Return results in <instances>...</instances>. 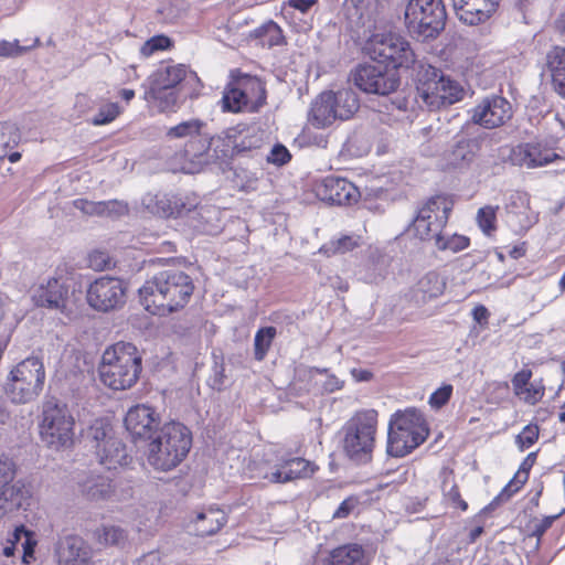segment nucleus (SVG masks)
Masks as SVG:
<instances>
[{
	"instance_id": "obj_1",
	"label": "nucleus",
	"mask_w": 565,
	"mask_h": 565,
	"mask_svg": "<svg viewBox=\"0 0 565 565\" xmlns=\"http://www.w3.org/2000/svg\"><path fill=\"white\" fill-rule=\"evenodd\" d=\"M194 290L192 278L184 271L168 268L157 273L139 289L142 306L152 315L166 316L183 308Z\"/></svg>"
},
{
	"instance_id": "obj_2",
	"label": "nucleus",
	"mask_w": 565,
	"mask_h": 565,
	"mask_svg": "<svg viewBox=\"0 0 565 565\" xmlns=\"http://www.w3.org/2000/svg\"><path fill=\"white\" fill-rule=\"evenodd\" d=\"M192 433L180 422H168L150 438L147 445V461L158 471H171L189 455Z\"/></svg>"
},
{
	"instance_id": "obj_3",
	"label": "nucleus",
	"mask_w": 565,
	"mask_h": 565,
	"mask_svg": "<svg viewBox=\"0 0 565 565\" xmlns=\"http://www.w3.org/2000/svg\"><path fill=\"white\" fill-rule=\"evenodd\" d=\"M141 355L130 342H117L107 348L98 367L100 381L115 391L134 386L141 373Z\"/></svg>"
},
{
	"instance_id": "obj_4",
	"label": "nucleus",
	"mask_w": 565,
	"mask_h": 565,
	"mask_svg": "<svg viewBox=\"0 0 565 565\" xmlns=\"http://www.w3.org/2000/svg\"><path fill=\"white\" fill-rule=\"evenodd\" d=\"M429 435L422 411L415 407L398 409L391 415L387 431V454L402 458L420 446Z\"/></svg>"
},
{
	"instance_id": "obj_5",
	"label": "nucleus",
	"mask_w": 565,
	"mask_h": 565,
	"mask_svg": "<svg viewBox=\"0 0 565 565\" xmlns=\"http://www.w3.org/2000/svg\"><path fill=\"white\" fill-rule=\"evenodd\" d=\"M377 412L366 409L356 413L343 426V451L355 463L371 461L375 445Z\"/></svg>"
},
{
	"instance_id": "obj_6",
	"label": "nucleus",
	"mask_w": 565,
	"mask_h": 565,
	"mask_svg": "<svg viewBox=\"0 0 565 565\" xmlns=\"http://www.w3.org/2000/svg\"><path fill=\"white\" fill-rule=\"evenodd\" d=\"M462 94L463 90L456 81L429 65L424 76H418L413 100L419 108L435 110L459 102Z\"/></svg>"
},
{
	"instance_id": "obj_7",
	"label": "nucleus",
	"mask_w": 565,
	"mask_h": 565,
	"mask_svg": "<svg viewBox=\"0 0 565 565\" xmlns=\"http://www.w3.org/2000/svg\"><path fill=\"white\" fill-rule=\"evenodd\" d=\"M446 19L443 0H408L405 6V26L418 40L436 39L445 29Z\"/></svg>"
},
{
	"instance_id": "obj_8",
	"label": "nucleus",
	"mask_w": 565,
	"mask_h": 565,
	"mask_svg": "<svg viewBox=\"0 0 565 565\" xmlns=\"http://www.w3.org/2000/svg\"><path fill=\"white\" fill-rule=\"evenodd\" d=\"M45 370L38 356L26 358L9 373L4 384L7 397L14 404H25L35 399L43 390Z\"/></svg>"
},
{
	"instance_id": "obj_9",
	"label": "nucleus",
	"mask_w": 565,
	"mask_h": 565,
	"mask_svg": "<svg viewBox=\"0 0 565 565\" xmlns=\"http://www.w3.org/2000/svg\"><path fill=\"white\" fill-rule=\"evenodd\" d=\"M365 50L372 60L387 68L391 67L392 71L409 68L416 62L411 43L403 35L394 32L373 34Z\"/></svg>"
},
{
	"instance_id": "obj_10",
	"label": "nucleus",
	"mask_w": 565,
	"mask_h": 565,
	"mask_svg": "<svg viewBox=\"0 0 565 565\" xmlns=\"http://www.w3.org/2000/svg\"><path fill=\"white\" fill-rule=\"evenodd\" d=\"M74 417L67 405L51 397L43 404L40 434L42 440L56 449L67 447L74 437Z\"/></svg>"
},
{
	"instance_id": "obj_11",
	"label": "nucleus",
	"mask_w": 565,
	"mask_h": 565,
	"mask_svg": "<svg viewBox=\"0 0 565 565\" xmlns=\"http://www.w3.org/2000/svg\"><path fill=\"white\" fill-rule=\"evenodd\" d=\"M450 210L445 198L434 196L428 199L418 209L416 216L407 227L408 234L420 241H434L436 244L447 224Z\"/></svg>"
},
{
	"instance_id": "obj_12",
	"label": "nucleus",
	"mask_w": 565,
	"mask_h": 565,
	"mask_svg": "<svg viewBox=\"0 0 565 565\" xmlns=\"http://www.w3.org/2000/svg\"><path fill=\"white\" fill-rule=\"evenodd\" d=\"M206 122L191 118L170 127L166 137L169 140H184L183 156L192 163L202 166L206 163L207 131Z\"/></svg>"
},
{
	"instance_id": "obj_13",
	"label": "nucleus",
	"mask_w": 565,
	"mask_h": 565,
	"mask_svg": "<svg viewBox=\"0 0 565 565\" xmlns=\"http://www.w3.org/2000/svg\"><path fill=\"white\" fill-rule=\"evenodd\" d=\"M127 285L114 276H102L92 281L86 291L87 303L95 310L108 312L126 302Z\"/></svg>"
},
{
	"instance_id": "obj_14",
	"label": "nucleus",
	"mask_w": 565,
	"mask_h": 565,
	"mask_svg": "<svg viewBox=\"0 0 565 565\" xmlns=\"http://www.w3.org/2000/svg\"><path fill=\"white\" fill-rule=\"evenodd\" d=\"M351 81L360 90L375 95H388L399 85L396 73L380 63L356 66Z\"/></svg>"
},
{
	"instance_id": "obj_15",
	"label": "nucleus",
	"mask_w": 565,
	"mask_h": 565,
	"mask_svg": "<svg viewBox=\"0 0 565 565\" xmlns=\"http://www.w3.org/2000/svg\"><path fill=\"white\" fill-rule=\"evenodd\" d=\"M513 116L511 103L500 95H490L471 109V120L487 129L503 126Z\"/></svg>"
},
{
	"instance_id": "obj_16",
	"label": "nucleus",
	"mask_w": 565,
	"mask_h": 565,
	"mask_svg": "<svg viewBox=\"0 0 565 565\" xmlns=\"http://www.w3.org/2000/svg\"><path fill=\"white\" fill-rule=\"evenodd\" d=\"M234 150L236 159H250L257 163L264 161V148L266 146L265 131L255 125L238 124L233 126Z\"/></svg>"
},
{
	"instance_id": "obj_17",
	"label": "nucleus",
	"mask_w": 565,
	"mask_h": 565,
	"mask_svg": "<svg viewBox=\"0 0 565 565\" xmlns=\"http://www.w3.org/2000/svg\"><path fill=\"white\" fill-rule=\"evenodd\" d=\"M124 424L136 444L138 441L148 443L162 426L159 414L151 406L143 404L130 407Z\"/></svg>"
},
{
	"instance_id": "obj_18",
	"label": "nucleus",
	"mask_w": 565,
	"mask_h": 565,
	"mask_svg": "<svg viewBox=\"0 0 565 565\" xmlns=\"http://www.w3.org/2000/svg\"><path fill=\"white\" fill-rule=\"evenodd\" d=\"M54 556L58 565H93V548L77 534L60 535Z\"/></svg>"
},
{
	"instance_id": "obj_19",
	"label": "nucleus",
	"mask_w": 565,
	"mask_h": 565,
	"mask_svg": "<svg viewBox=\"0 0 565 565\" xmlns=\"http://www.w3.org/2000/svg\"><path fill=\"white\" fill-rule=\"evenodd\" d=\"M317 196L329 204L352 205L359 201L361 193L348 179L328 175L317 186Z\"/></svg>"
},
{
	"instance_id": "obj_20",
	"label": "nucleus",
	"mask_w": 565,
	"mask_h": 565,
	"mask_svg": "<svg viewBox=\"0 0 565 565\" xmlns=\"http://www.w3.org/2000/svg\"><path fill=\"white\" fill-rule=\"evenodd\" d=\"M199 82L194 72L184 64L160 65L143 83V87L183 89L185 84Z\"/></svg>"
},
{
	"instance_id": "obj_21",
	"label": "nucleus",
	"mask_w": 565,
	"mask_h": 565,
	"mask_svg": "<svg viewBox=\"0 0 565 565\" xmlns=\"http://www.w3.org/2000/svg\"><path fill=\"white\" fill-rule=\"evenodd\" d=\"M318 467L302 457L284 456L266 475L273 483H287L295 480L308 479L313 476Z\"/></svg>"
},
{
	"instance_id": "obj_22",
	"label": "nucleus",
	"mask_w": 565,
	"mask_h": 565,
	"mask_svg": "<svg viewBox=\"0 0 565 565\" xmlns=\"http://www.w3.org/2000/svg\"><path fill=\"white\" fill-rule=\"evenodd\" d=\"M558 156L542 142H526L512 147L509 160L513 166L533 169L544 167L556 160Z\"/></svg>"
},
{
	"instance_id": "obj_23",
	"label": "nucleus",
	"mask_w": 565,
	"mask_h": 565,
	"mask_svg": "<svg viewBox=\"0 0 565 565\" xmlns=\"http://www.w3.org/2000/svg\"><path fill=\"white\" fill-rule=\"evenodd\" d=\"M501 0H452L457 18L465 24L478 25L489 20Z\"/></svg>"
},
{
	"instance_id": "obj_24",
	"label": "nucleus",
	"mask_w": 565,
	"mask_h": 565,
	"mask_svg": "<svg viewBox=\"0 0 565 565\" xmlns=\"http://www.w3.org/2000/svg\"><path fill=\"white\" fill-rule=\"evenodd\" d=\"M67 296L68 289L65 284L57 278H50L33 290L32 299L38 307L64 312Z\"/></svg>"
},
{
	"instance_id": "obj_25",
	"label": "nucleus",
	"mask_w": 565,
	"mask_h": 565,
	"mask_svg": "<svg viewBox=\"0 0 565 565\" xmlns=\"http://www.w3.org/2000/svg\"><path fill=\"white\" fill-rule=\"evenodd\" d=\"M391 265V257L379 249L371 250L369 257L358 267L355 276L358 280L370 285L382 282Z\"/></svg>"
},
{
	"instance_id": "obj_26",
	"label": "nucleus",
	"mask_w": 565,
	"mask_h": 565,
	"mask_svg": "<svg viewBox=\"0 0 565 565\" xmlns=\"http://www.w3.org/2000/svg\"><path fill=\"white\" fill-rule=\"evenodd\" d=\"M82 494L92 502L105 501L114 493L113 478L109 473L90 471L78 482Z\"/></svg>"
},
{
	"instance_id": "obj_27",
	"label": "nucleus",
	"mask_w": 565,
	"mask_h": 565,
	"mask_svg": "<svg viewBox=\"0 0 565 565\" xmlns=\"http://www.w3.org/2000/svg\"><path fill=\"white\" fill-rule=\"evenodd\" d=\"M233 132H235V129H232V127L215 136H210L207 132L206 163L210 157L224 164H228L236 159L234 142H232Z\"/></svg>"
},
{
	"instance_id": "obj_28",
	"label": "nucleus",
	"mask_w": 565,
	"mask_h": 565,
	"mask_svg": "<svg viewBox=\"0 0 565 565\" xmlns=\"http://www.w3.org/2000/svg\"><path fill=\"white\" fill-rule=\"evenodd\" d=\"M192 523L198 536H211L216 534L227 523V515L220 508L209 507L199 511Z\"/></svg>"
},
{
	"instance_id": "obj_29",
	"label": "nucleus",
	"mask_w": 565,
	"mask_h": 565,
	"mask_svg": "<svg viewBox=\"0 0 565 565\" xmlns=\"http://www.w3.org/2000/svg\"><path fill=\"white\" fill-rule=\"evenodd\" d=\"M333 92H323L311 104L310 120L317 128H326L339 119Z\"/></svg>"
},
{
	"instance_id": "obj_30",
	"label": "nucleus",
	"mask_w": 565,
	"mask_h": 565,
	"mask_svg": "<svg viewBox=\"0 0 565 565\" xmlns=\"http://www.w3.org/2000/svg\"><path fill=\"white\" fill-rule=\"evenodd\" d=\"M95 452L99 463L108 470L128 465L129 457L126 446L117 437L108 438Z\"/></svg>"
},
{
	"instance_id": "obj_31",
	"label": "nucleus",
	"mask_w": 565,
	"mask_h": 565,
	"mask_svg": "<svg viewBox=\"0 0 565 565\" xmlns=\"http://www.w3.org/2000/svg\"><path fill=\"white\" fill-rule=\"evenodd\" d=\"M546 65L554 92L565 99V47L554 46L546 55Z\"/></svg>"
},
{
	"instance_id": "obj_32",
	"label": "nucleus",
	"mask_w": 565,
	"mask_h": 565,
	"mask_svg": "<svg viewBox=\"0 0 565 565\" xmlns=\"http://www.w3.org/2000/svg\"><path fill=\"white\" fill-rule=\"evenodd\" d=\"M480 147L477 138L457 141L449 153V163L456 169L468 168L478 156Z\"/></svg>"
},
{
	"instance_id": "obj_33",
	"label": "nucleus",
	"mask_w": 565,
	"mask_h": 565,
	"mask_svg": "<svg viewBox=\"0 0 565 565\" xmlns=\"http://www.w3.org/2000/svg\"><path fill=\"white\" fill-rule=\"evenodd\" d=\"M323 565H367V562L362 546L347 544L332 550Z\"/></svg>"
},
{
	"instance_id": "obj_34",
	"label": "nucleus",
	"mask_w": 565,
	"mask_h": 565,
	"mask_svg": "<svg viewBox=\"0 0 565 565\" xmlns=\"http://www.w3.org/2000/svg\"><path fill=\"white\" fill-rule=\"evenodd\" d=\"M245 88L242 87H231L226 89L222 97V109L223 111L230 113H239L246 107L249 103V98L247 95V88L257 87L262 94L265 93V89L262 87L260 83L248 81L243 84Z\"/></svg>"
},
{
	"instance_id": "obj_35",
	"label": "nucleus",
	"mask_w": 565,
	"mask_h": 565,
	"mask_svg": "<svg viewBox=\"0 0 565 565\" xmlns=\"http://www.w3.org/2000/svg\"><path fill=\"white\" fill-rule=\"evenodd\" d=\"M446 284L437 273L430 271L422 277L413 290L417 303H425L437 298L445 290Z\"/></svg>"
},
{
	"instance_id": "obj_36",
	"label": "nucleus",
	"mask_w": 565,
	"mask_h": 565,
	"mask_svg": "<svg viewBox=\"0 0 565 565\" xmlns=\"http://www.w3.org/2000/svg\"><path fill=\"white\" fill-rule=\"evenodd\" d=\"M178 192H159L156 194H147L142 199V204L145 207L160 217H172L175 212H173V205L177 204Z\"/></svg>"
},
{
	"instance_id": "obj_37",
	"label": "nucleus",
	"mask_w": 565,
	"mask_h": 565,
	"mask_svg": "<svg viewBox=\"0 0 565 565\" xmlns=\"http://www.w3.org/2000/svg\"><path fill=\"white\" fill-rule=\"evenodd\" d=\"M29 491L21 481H17L0 490V516L20 509L28 498Z\"/></svg>"
},
{
	"instance_id": "obj_38",
	"label": "nucleus",
	"mask_w": 565,
	"mask_h": 565,
	"mask_svg": "<svg viewBox=\"0 0 565 565\" xmlns=\"http://www.w3.org/2000/svg\"><path fill=\"white\" fill-rule=\"evenodd\" d=\"M143 98L148 103L153 104L160 111H174L179 95L182 89L149 88L143 87Z\"/></svg>"
},
{
	"instance_id": "obj_39",
	"label": "nucleus",
	"mask_w": 565,
	"mask_h": 565,
	"mask_svg": "<svg viewBox=\"0 0 565 565\" xmlns=\"http://www.w3.org/2000/svg\"><path fill=\"white\" fill-rule=\"evenodd\" d=\"M21 139L19 129L12 122H0V159L8 158L12 163L21 159V153L18 151L8 152V149L13 148Z\"/></svg>"
},
{
	"instance_id": "obj_40",
	"label": "nucleus",
	"mask_w": 565,
	"mask_h": 565,
	"mask_svg": "<svg viewBox=\"0 0 565 565\" xmlns=\"http://www.w3.org/2000/svg\"><path fill=\"white\" fill-rule=\"evenodd\" d=\"M335 110L340 120L350 119L360 107L358 94L352 88H342L333 92Z\"/></svg>"
},
{
	"instance_id": "obj_41",
	"label": "nucleus",
	"mask_w": 565,
	"mask_h": 565,
	"mask_svg": "<svg viewBox=\"0 0 565 565\" xmlns=\"http://www.w3.org/2000/svg\"><path fill=\"white\" fill-rule=\"evenodd\" d=\"M94 536L98 544L122 548L128 541V533L119 525L105 524L96 529Z\"/></svg>"
},
{
	"instance_id": "obj_42",
	"label": "nucleus",
	"mask_w": 565,
	"mask_h": 565,
	"mask_svg": "<svg viewBox=\"0 0 565 565\" xmlns=\"http://www.w3.org/2000/svg\"><path fill=\"white\" fill-rule=\"evenodd\" d=\"M111 435V426L104 419H95L83 433V438L86 446L94 450L102 447L108 438H114Z\"/></svg>"
},
{
	"instance_id": "obj_43",
	"label": "nucleus",
	"mask_w": 565,
	"mask_h": 565,
	"mask_svg": "<svg viewBox=\"0 0 565 565\" xmlns=\"http://www.w3.org/2000/svg\"><path fill=\"white\" fill-rule=\"evenodd\" d=\"M277 337V329L273 326L260 327L254 337V359L258 362L265 360L271 344Z\"/></svg>"
},
{
	"instance_id": "obj_44",
	"label": "nucleus",
	"mask_w": 565,
	"mask_h": 565,
	"mask_svg": "<svg viewBox=\"0 0 565 565\" xmlns=\"http://www.w3.org/2000/svg\"><path fill=\"white\" fill-rule=\"evenodd\" d=\"M358 237L353 235H342L335 239H331L322 245L320 252L330 257L335 254H344L353 250L358 246Z\"/></svg>"
},
{
	"instance_id": "obj_45",
	"label": "nucleus",
	"mask_w": 565,
	"mask_h": 565,
	"mask_svg": "<svg viewBox=\"0 0 565 565\" xmlns=\"http://www.w3.org/2000/svg\"><path fill=\"white\" fill-rule=\"evenodd\" d=\"M121 113V107L118 103L103 104L97 113L90 118V124L94 126H104L113 122Z\"/></svg>"
},
{
	"instance_id": "obj_46",
	"label": "nucleus",
	"mask_w": 565,
	"mask_h": 565,
	"mask_svg": "<svg viewBox=\"0 0 565 565\" xmlns=\"http://www.w3.org/2000/svg\"><path fill=\"white\" fill-rule=\"evenodd\" d=\"M177 204L173 205V212L175 214L172 217H180L191 213L199 206V198L194 193L190 192H178Z\"/></svg>"
},
{
	"instance_id": "obj_47",
	"label": "nucleus",
	"mask_w": 565,
	"mask_h": 565,
	"mask_svg": "<svg viewBox=\"0 0 565 565\" xmlns=\"http://www.w3.org/2000/svg\"><path fill=\"white\" fill-rule=\"evenodd\" d=\"M214 364L212 366V373L209 377V385L215 390L221 391L225 387L227 377L225 375L224 360L222 355L213 353Z\"/></svg>"
},
{
	"instance_id": "obj_48",
	"label": "nucleus",
	"mask_w": 565,
	"mask_h": 565,
	"mask_svg": "<svg viewBox=\"0 0 565 565\" xmlns=\"http://www.w3.org/2000/svg\"><path fill=\"white\" fill-rule=\"evenodd\" d=\"M435 246L440 250L457 253L469 246V238L458 234H452L447 237L441 234L440 237L437 238Z\"/></svg>"
},
{
	"instance_id": "obj_49",
	"label": "nucleus",
	"mask_w": 565,
	"mask_h": 565,
	"mask_svg": "<svg viewBox=\"0 0 565 565\" xmlns=\"http://www.w3.org/2000/svg\"><path fill=\"white\" fill-rule=\"evenodd\" d=\"M88 267L96 270L103 271L114 266L113 259L109 254L102 249L92 250L87 257Z\"/></svg>"
},
{
	"instance_id": "obj_50",
	"label": "nucleus",
	"mask_w": 565,
	"mask_h": 565,
	"mask_svg": "<svg viewBox=\"0 0 565 565\" xmlns=\"http://www.w3.org/2000/svg\"><path fill=\"white\" fill-rule=\"evenodd\" d=\"M171 40L170 38L160 34L154 35L150 38L148 41L145 42V44L140 49V53L148 57L151 56L153 53L159 51H164L171 46Z\"/></svg>"
},
{
	"instance_id": "obj_51",
	"label": "nucleus",
	"mask_w": 565,
	"mask_h": 565,
	"mask_svg": "<svg viewBox=\"0 0 565 565\" xmlns=\"http://www.w3.org/2000/svg\"><path fill=\"white\" fill-rule=\"evenodd\" d=\"M495 211L497 207L492 206H483L478 211L477 221L479 227L487 235L495 230Z\"/></svg>"
},
{
	"instance_id": "obj_52",
	"label": "nucleus",
	"mask_w": 565,
	"mask_h": 565,
	"mask_svg": "<svg viewBox=\"0 0 565 565\" xmlns=\"http://www.w3.org/2000/svg\"><path fill=\"white\" fill-rule=\"evenodd\" d=\"M539 438V427L536 425H526L516 436L515 443L523 451L532 447Z\"/></svg>"
},
{
	"instance_id": "obj_53",
	"label": "nucleus",
	"mask_w": 565,
	"mask_h": 565,
	"mask_svg": "<svg viewBox=\"0 0 565 565\" xmlns=\"http://www.w3.org/2000/svg\"><path fill=\"white\" fill-rule=\"evenodd\" d=\"M291 159L289 150L281 143H276L269 151L264 152V160L278 167L288 163Z\"/></svg>"
},
{
	"instance_id": "obj_54",
	"label": "nucleus",
	"mask_w": 565,
	"mask_h": 565,
	"mask_svg": "<svg viewBox=\"0 0 565 565\" xmlns=\"http://www.w3.org/2000/svg\"><path fill=\"white\" fill-rule=\"evenodd\" d=\"M454 387L450 384H444L439 388H437L435 392H433L429 396L428 403L429 405L435 408L439 409L443 406H445L451 395H452Z\"/></svg>"
},
{
	"instance_id": "obj_55",
	"label": "nucleus",
	"mask_w": 565,
	"mask_h": 565,
	"mask_svg": "<svg viewBox=\"0 0 565 565\" xmlns=\"http://www.w3.org/2000/svg\"><path fill=\"white\" fill-rule=\"evenodd\" d=\"M523 484H520L514 478L501 490V492L484 508V510H493L500 503L508 501Z\"/></svg>"
},
{
	"instance_id": "obj_56",
	"label": "nucleus",
	"mask_w": 565,
	"mask_h": 565,
	"mask_svg": "<svg viewBox=\"0 0 565 565\" xmlns=\"http://www.w3.org/2000/svg\"><path fill=\"white\" fill-rule=\"evenodd\" d=\"M15 476V465L12 459L0 456V490L9 486Z\"/></svg>"
},
{
	"instance_id": "obj_57",
	"label": "nucleus",
	"mask_w": 565,
	"mask_h": 565,
	"mask_svg": "<svg viewBox=\"0 0 565 565\" xmlns=\"http://www.w3.org/2000/svg\"><path fill=\"white\" fill-rule=\"evenodd\" d=\"M235 182L242 191L255 190L257 185V177L255 173L247 170H235Z\"/></svg>"
},
{
	"instance_id": "obj_58",
	"label": "nucleus",
	"mask_w": 565,
	"mask_h": 565,
	"mask_svg": "<svg viewBox=\"0 0 565 565\" xmlns=\"http://www.w3.org/2000/svg\"><path fill=\"white\" fill-rule=\"evenodd\" d=\"M266 39L264 40V46L273 47L279 46L285 43V36L281 28L273 20L268 21Z\"/></svg>"
},
{
	"instance_id": "obj_59",
	"label": "nucleus",
	"mask_w": 565,
	"mask_h": 565,
	"mask_svg": "<svg viewBox=\"0 0 565 565\" xmlns=\"http://www.w3.org/2000/svg\"><path fill=\"white\" fill-rule=\"evenodd\" d=\"M74 205L76 209L81 210L85 214H97V215H105V207L107 205L104 204L103 201L100 202H90L87 200L78 199L74 201Z\"/></svg>"
},
{
	"instance_id": "obj_60",
	"label": "nucleus",
	"mask_w": 565,
	"mask_h": 565,
	"mask_svg": "<svg viewBox=\"0 0 565 565\" xmlns=\"http://www.w3.org/2000/svg\"><path fill=\"white\" fill-rule=\"evenodd\" d=\"M310 372L327 375V379L322 384V387L328 393H333L340 390L343 385V382L340 379H338L334 374H330L328 369L312 367Z\"/></svg>"
},
{
	"instance_id": "obj_61",
	"label": "nucleus",
	"mask_w": 565,
	"mask_h": 565,
	"mask_svg": "<svg viewBox=\"0 0 565 565\" xmlns=\"http://www.w3.org/2000/svg\"><path fill=\"white\" fill-rule=\"evenodd\" d=\"M527 200L525 194L521 192H512L505 203V210L508 213L518 214L521 210L525 209Z\"/></svg>"
},
{
	"instance_id": "obj_62",
	"label": "nucleus",
	"mask_w": 565,
	"mask_h": 565,
	"mask_svg": "<svg viewBox=\"0 0 565 565\" xmlns=\"http://www.w3.org/2000/svg\"><path fill=\"white\" fill-rule=\"evenodd\" d=\"M536 460V452H530L521 462L519 470L514 475V479L518 480L520 484H524L527 481L530 470Z\"/></svg>"
},
{
	"instance_id": "obj_63",
	"label": "nucleus",
	"mask_w": 565,
	"mask_h": 565,
	"mask_svg": "<svg viewBox=\"0 0 565 565\" xmlns=\"http://www.w3.org/2000/svg\"><path fill=\"white\" fill-rule=\"evenodd\" d=\"M21 546L23 548L22 562L24 564H30L34 558V552L36 546V540L34 539V533L32 531L28 532V535L21 542Z\"/></svg>"
},
{
	"instance_id": "obj_64",
	"label": "nucleus",
	"mask_w": 565,
	"mask_h": 565,
	"mask_svg": "<svg viewBox=\"0 0 565 565\" xmlns=\"http://www.w3.org/2000/svg\"><path fill=\"white\" fill-rule=\"evenodd\" d=\"M559 516V514L556 515H548L544 516L543 519L539 520L534 523L532 526L530 536L542 539V536L545 534V532L553 525L554 521Z\"/></svg>"
}]
</instances>
